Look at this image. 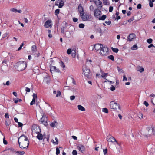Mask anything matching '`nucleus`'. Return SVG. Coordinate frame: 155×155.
Listing matches in <instances>:
<instances>
[{
	"mask_svg": "<svg viewBox=\"0 0 155 155\" xmlns=\"http://www.w3.org/2000/svg\"><path fill=\"white\" fill-rule=\"evenodd\" d=\"M106 18V15H103L101 17H99L98 19L99 20H104Z\"/></svg>",
	"mask_w": 155,
	"mask_h": 155,
	"instance_id": "29",
	"label": "nucleus"
},
{
	"mask_svg": "<svg viewBox=\"0 0 155 155\" xmlns=\"http://www.w3.org/2000/svg\"><path fill=\"white\" fill-rule=\"evenodd\" d=\"M8 150V151L9 152H11L12 153H13L14 152L13 150L12 149L9 148Z\"/></svg>",
	"mask_w": 155,
	"mask_h": 155,
	"instance_id": "59",
	"label": "nucleus"
},
{
	"mask_svg": "<svg viewBox=\"0 0 155 155\" xmlns=\"http://www.w3.org/2000/svg\"><path fill=\"white\" fill-rule=\"evenodd\" d=\"M103 46V45L101 44H96L94 45V48L96 50L98 51L99 50H101L102 48V46Z\"/></svg>",
	"mask_w": 155,
	"mask_h": 155,
	"instance_id": "19",
	"label": "nucleus"
},
{
	"mask_svg": "<svg viewBox=\"0 0 155 155\" xmlns=\"http://www.w3.org/2000/svg\"><path fill=\"white\" fill-rule=\"evenodd\" d=\"M71 31H66L65 32L63 33L65 36L67 38H70L71 36Z\"/></svg>",
	"mask_w": 155,
	"mask_h": 155,
	"instance_id": "24",
	"label": "nucleus"
},
{
	"mask_svg": "<svg viewBox=\"0 0 155 155\" xmlns=\"http://www.w3.org/2000/svg\"><path fill=\"white\" fill-rule=\"evenodd\" d=\"M113 8L112 6H110L109 8V11L110 12H112L113 10Z\"/></svg>",
	"mask_w": 155,
	"mask_h": 155,
	"instance_id": "58",
	"label": "nucleus"
},
{
	"mask_svg": "<svg viewBox=\"0 0 155 155\" xmlns=\"http://www.w3.org/2000/svg\"><path fill=\"white\" fill-rule=\"evenodd\" d=\"M107 73H104L101 76L103 78H104V77H106L107 75Z\"/></svg>",
	"mask_w": 155,
	"mask_h": 155,
	"instance_id": "64",
	"label": "nucleus"
},
{
	"mask_svg": "<svg viewBox=\"0 0 155 155\" xmlns=\"http://www.w3.org/2000/svg\"><path fill=\"white\" fill-rule=\"evenodd\" d=\"M54 71L57 72H60V71L58 68H57L55 66H52L51 67L50 71L51 72L52 71Z\"/></svg>",
	"mask_w": 155,
	"mask_h": 155,
	"instance_id": "21",
	"label": "nucleus"
},
{
	"mask_svg": "<svg viewBox=\"0 0 155 155\" xmlns=\"http://www.w3.org/2000/svg\"><path fill=\"white\" fill-rule=\"evenodd\" d=\"M10 11L12 12H17V9L15 8H11L10 9Z\"/></svg>",
	"mask_w": 155,
	"mask_h": 155,
	"instance_id": "47",
	"label": "nucleus"
},
{
	"mask_svg": "<svg viewBox=\"0 0 155 155\" xmlns=\"http://www.w3.org/2000/svg\"><path fill=\"white\" fill-rule=\"evenodd\" d=\"M111 49L115 53L118 52L119 51L118 49L117 48H112Z\"/></svg>",
	"mask_w": 155,
	"mask_h": 155,
	"instance_id": "34",
	"label": "nucleus"
},
{
	"mask_svg": "<svg viewBox=\"0 0 155 155\" xmlns=\"http://www.w3.org/2000/svg\"><path fill=\"white\" fill-rule=\"evenodd\" d=\"M60 12V10L58 9H57L56 10L55 12V15H57Z\"/></svg>",
	"mask_w": 155,
	"mask_h": 155,
	"instance_id": "40",
	"label": "nucleus"
},
{
	"mask_svg": "<svg viewBox=\"0 0 155 155\" xmlns=\"http://www.w3.org/2000/svg\"><path fill=\"white\" fill-rule=\"evenodd\" d=\"M102 111L106 113H108V110L106 108H103L102 109Z\"/></svg>",
	"mask_w": 155,
	"mask_h": 155,
	"instance_id": "33",
	"label": "nucleus"
},
{
	"mask_svg": "<svg viewBox=\"0 0 155 155\" xmlns=\"http://www.w3.org/2000/svg\"><path fill=\"white\" fill-rule=\"evenodd\" d=\"M56 155H58L60 153V150L58 148V147H57L56 148Z\"/></svg>",
	"mask_w": 155,
	"mask_h": 155,
	"instance_id": "44",
	"label": "nucleus"
},
{
	"mask_svg": "<svg viewBox=\"0 0 155 155\" xmlns=\"http://www.w3.org/2000/svg\"><path fill=\"white\" fill-rule=\"evenodd\" d=\"M138 47L136 45H134L131 48V49L132 50H135L138 49Z\"/></svg>",
	"mask_w": 155,
	"mask_h": 155,
	"instance_id": "30",
	"label": "nucleus"
},
{
	"mask_svg": "<svg viewBox=\"0 0 155 155\" xmlns=\"http://www.w3.org/2000/svg\"><path fill=\"white\" fill-rule=\"evenodd\" d=\"M31 49L32 51L35 52L36 50V46L35 45L32 46Z\"/></svg>",
	"mask_w": 155,
	"mask_h": 155,
	"instance_id": "31",
	"label": "nucleus"
},
{
	"mask_svg": "<svg viewBox=\"0 0 155 155\" xmlns=\"http://www.w3.org/2000/svg\"><path fill=\"white\" fill-rule=\"evenodd\" d=\"M107 149H105L103 150V152L104 155H105L107 153Z\"/></svg>",
	"mask_w": 155,
	"mask_h": 155,
	"instance_id": "56",
	"label": "nucleus"
},
{
	"mask_svg": "<svg viewBox=\"0 0 155 155\" xmlns=\"http://www.w3.org/2000/svg\"><path fill=\"white\" fill-rule=\"evenodd\" d=\"M153 128L147 127V130L143 132V135L146 137H150L153 134Z\"/></svg>",
	"mask_w": 155,
	"mask_h": 155,
	"instance_id": "4",
	"label": "nucleus"
},
{
	"mask_svg": "<svg viewBox=\"0 0 155 155\" xmlns=\"http://www.w3.org/2000/svg\"><path fill=\"white\" fill-rule=\"evenodd\" d=\"M63 23L64 24V25L62 26V27L61 28V31L62 33H64V30L66 29L68 25L67 24V23L65 22H63Z\"/></svg>",
	"mask_w": 155,
	"mask_h": 155,
	"instance_id": "18",
	"label": "nucleus"
},
{
	"mask_svg": "<svg viewBox=\"0 0 155 155\" xmlns=\"http://www.w3.org/2000/svg\"><path fill=\"white\" fill-rule=\"evenodd\" d=\"M55 140H56L55 142H54V140H51V142H52L55 145H57L58 144V140L57 137L55 138Z\"/></svg>",
	"mask_w": 155,
	"mask_h": 155,
	"instance_id": "27",
	"label": "nucleus"
},
{
	"mask_svg": "<svg viewBox=\"0 0 155 155\" xmlns=\"http://www.w3.org/2000/svg\"><path fill=\"white\" fill-rule=\"evenodd\" d=\"M108 51V49L105 46H102V48L100 50V54L102 56L107 55Z\"/></svg>",
	"mask_w": 155,
	"mask_h": 155,
	"instance_id": "7",
	"label": "nucleus"
},
{
	"mask_svg": "<svg viewBox=\"0 0 155 155\" xmlns=\"http://www.w3.org/2000/svg\"><path fill=\"white\" fill-rule=\"evenodd\" d=\"M144 104L146 106V107H147L149 105V104L146 101H145L144 102Z\"/></svg>",
	"mask_w": 155,
	"mask_h": 155,
	"instance_id": "62",
	"label": "nucleus"
},
{
	"mask_svg": "<svg viewBox=\"0 0 155 155\" xmlns=\"http://www.w3.org/2000/svg\"><path fill=\"white\" fill-rule=\"evenodd\" d=\"M3 143L5 144L6 145L7 144V142L6 141V140H5V137H4V138L3 139Z\"/></svg>",
	"mask_w": 155,
	"mask_h": 155,
	"instance_id": "63",
	"label": "nucleus"
},
{
	"mask_svg": "<svg viewBox=\"0 0 155 155\" xmlns=\"http://www.w3.org/2000/svg\"><path fill=\"white\" fill-rule=\"evenodd\" d=\"M108 58L109 59L111 60L112 61H114V56L112 55H110L108 57Z\"/></svg>",
	"mask_w": 155,
	"mask_h": 155,
	"instance_id": "32",
	"label": "nucleus"
},
{
	"mask_svg": "<svg viewBox=\"0 0 155 155\" xmlns=\"http://www.w3.org/2000/svg\"><path fill=\"white\" fill-rule=\"evenodd\" d=\"M110 107L111 109L116 110L117 107L120 110V106L117 103L113 101H111L110 102Z\"/></svg>",
	"mask_w": 155,
	"mask_h": 155,
	"instance_id": "6",
	"label": "nucleus"
},
{
	"mask_svg": "<svg viewBox=\"0 0 155 155\" xmlns=\"http://www.w3.org/2000/svg\"><path fill=\"white\" fill-rule=\"evenodd\" d=\"M116 143L117 145V146H116L114 148L113 150L116 153H119L120 152V149L121 148V147L120 144L118 142Z\"/></svg>",
	"mask_w": 155,
	"mask_h": 155,
	"instance_id": "8",
	"label": "nucleus"
},
{
	"mask_svg": "<svg viewBox=\"0 0 155 155\" xmlns=\"http://www.w3.org/2000/svg\"><path fill=\"white\" fill-rule=\"evenodd\" d=\"M10 84H11V83L10 82V81H8L6 82V84H5L4 83H3V85H6L7 86H9Z\"/></svg>",
	"mask_w": 155,
	"mask_h": 155,
	"instance_id": "42",
	"label": "nucleus"
},
{
	"mask_svg": "<svg viewBox=\"0 0 155 155\" xmlns=\"http://www.w3.org/2000/svg\"><path fill=\"white\" fill-rule=\"evenodd\" d=\"M33 98L34 99H37V95L35 93H33Z\"/></svg>",
	"mask_w": 155,
	"mask_h": 155,
	"instance_id": "49",
	"label": "nucleus"
},
{
	"mask_svg": "<svg viewBox=\"0 0 155 155\" xmlns=\"http://www.w3.org/2000/svg\"><path fill=\"white\" fill-rule=\"evenodd\" d=\"M107 140L108 142H111L112 143H114V142H115L116 143L118 142H117L115 138L111 135L108 136L107 137Z\"/></svg>",
	"mask_w": 155,
	"mask_h": 155,
	"instance_id": "10",
	"label": "nucleus"
},
{
	"mask_svg": "<svg viewBox=\"0 0 155 155\" xmlns=\"http://www.w3.org/2000/svg\"><path fill=\"white\" fill-rule=\"evenodd\" d=\"M153 41V40L151 38H149L147 40V42L149 43H151Z\"/></svg>",
	"mask_w": 155,
	"mask_h": 155,
	"instance_id": "39",
	"label": "nucleus"
},
{
	"mask_svg": "<svg viewBox=\"0 0 155 155\" xmlns=\"http://www.w3.org/2000/svg\"><path fill=\"white\" fill-rule=\"evenodd\" d=\"M84 27V25L83 24L81 23L79 24V27L80 28H83Z\"/></svg>",
	"mask_w": 155,
	"mask_h": 155,
	"instance_id": "41",
	"label": "nucleus"
},
{
	"mask_svg": "<svg viewBox=\"0 0 155 155\" xmlns=\"http://www.w3.org/2000/svg\"><path fill=\"white\" fill-rule=\"evenodd\" d=\"M58 1L59 2L58 7L59 8H61L64 6V2L62 0H58Z\"/></svg>",
	"mask_w": 155,
	"mask_h": 155,
	"instance_id": "25",
	"label": "nucleus"
},
{
	"mask_svg": "<svg viewBox=\"0 0 155 155\" xmlns=\"http://www.w3.org/2000/svg\"><path fill=\"white\" fill-rule=\"evenodd\" d=\"M105 23L108 25H110L111 24L110 21H106Z\"/></svg>",
	"mask_w": 155,
	"mask_h": 155,
	"instance_id": "60",
	"label": "nucleus"
},
{
	"mask_svg": "<svg viewBox=\"0 0 155 155\" xmlns=\"http://www.w3.org/2000/svg\"><path fill=\"white\" fill-rule=\"evenodd\" d=\"M58 124V123L56 121H54L50 124V125L52 127H56Z\"/></svg>",
	"mask_w": 155,
	"mask_h": 155,
	"instance_id": "22",
	"label": "nucleus"
},
{
	"mask_svg": "<svg viewBox=\"0 0 155 155\" xmlns=\"http://www.w3.org/2000/svg\"><path fill=\"white\" fill-rule=\"evenodd\" d=\"M14 101L15 103H17L18 101H21L22 100L21 99L18 98L17 99H14Z\"/></svg>",
	"mask_w": 155,
	"mask_h": 155,
	"instance_id": "36",
	"label": "nucleus"
},
{
	"mask_svg": "<svg viewBox=\"0 0 155 155\" xmlns=\"http://www.w3.org/2000/svg\"><path fill=\"white\" fill-rule=\"evenodd\" d=\"M31 130L33 134H38L41 132L40 127L36 124H33Z\"/></svg>",
	"mask_w": 155,
	"mask_h": 155,
	"instance_id": "5",
	"label": "nucleus"
},
{
	"mask_svg": "<svg viewBox=\"0 0 155 155\" xmlns=\"http://www.w3.org/2000/svg\"><path fill=\"white\" fill-rule=\"evenodd\" d=\"M137 70L138 71H140V72L142 73L144 71V69L143 68L139 67L137 68Z\"/></svg>",
	"mask_w": 155,
	"mask_h": 155,
	"instance_id": "28",
	"label": "nucleus"
},
{
	"mask_svg": "<svg viewBox=\"0 0 155 155\" xmlns=\"http://www.w3.org/2000/svg\"><path fill=\"white\" fill-rule=\"evenodd\" d=\"M35 99L33 98L32 101L30 103L31 105H32L34 104L35 102Z\"/></svg>",
	"mask_w": 155,
	"mask_h": 155,
	"instance_id": "46",
	"label": "nucleus"
},
{
	"mask_svg": "<svg viewBox=\"0 0 155 155\" xmlns=\"http://www.w3.org/2000/svg\"><path fill=\"white\" fill-rule=\"evenodd\" d=\"M78 149L82 153L84 152L85 150V147L81 144H79L77 147Z\"/></svg>",
	"mask_w": 155,
	"mask_h": 155,
	"instance_id": "16",
	"label": "nucleus"
},
{
	"mask_svg": "<svg viewBox=\"0 0 155 155\" xmlns=\"http://www.w3.org/2000/svg\"><path fill=\"white\" fill-rule=\"evenodd\" d=\"M25 90L27 92H29L30 91V89L28 87H26L25 88Z\"/></svg>",
	"mask_w": 155,
	"mask_h": 155,
	"instance_id": "57",
	"label": "nucleus"
},
{
	"mask_svg": "<svg viewBox=\"0 0 155 155\" xmlns=\"http://www.w3.org/2000/svg\"><path fill=\"white\" fill-rule=\"evenodd\" d=\"M78 10L79 12L80 15H82L83 13H84V9L81 4H80L78 7Z\"/></svg>",
	"mask_w": 155,
	"mask_h": 155,
	"instance_id": "17",
	"label": "nucleus"
},
{
	"mask_svg": "<svg viewBox=\"0 0 155 155\" xmlns=\"http://www.w3.org/2000/svg\"><path fill=\"white\" fill-rule=\"evenodd\" d=\"M78 109L81 111H85V108L82 106L80 105H78Z\"/></svg>",
	"mask_w": 155,
	"mask_h": 155,
	"instance_id": "26",
	"label": "nucleus"
},
{
	"mask_svg": "<svg viewBox=\"0 0 155 155\" xmlns=\"http://www.w3.org/2000/svg\"><path fill=\"white\" fill-rule=\"evenodd\" d=\"M45 27L46 28H51L52 26V23L51 21L48 20L45 23Z\"/></svg>",
	"mask_w": 155,
	"mask_h": 155,
	"instance_id": "13",
	"label": "nucleus"
},
{
	"mask_svg": "<svg viewBox=\"0 0 155 155\" xmlns=\"http://www.w3.org/2000/svg\"><path fill=\"white\" fill-rule=\"evenodd\" d=\"M101 13V12L98 9H95L94 12V16L98 18L100 17Z\"/></svg>",
	"mask_w": 155,
	"mask_h": 155,
	"instance_id": "11",
	"label": "nucleus"
},
{
	"mask_svg": "<svg viewBox=\"0 0 155 155\" xmlns=\"http://www.w3.org/2000/svg\"><path fill=\"white\" fill-rule=\"evenodd\" d=\"M16 153H19L20 155H22L25 154V152L24 151H17Z\"/></svg>",
	"mask_w": 155,
	"mask_h": 155,
	"instance_id": "43",
	"label": "nucleus"
},
{
	"mask_svg": "<svg viewBox=\"0 0 155 155\" xmlns=\"http://www.w3.org/2000/svg\"><path fill=\"white\" fill-rule=\"evenodd\" d=\"M38 134L37 136V138L38 140H42L45 138V136L43 135H42L40 133H39L38 134Z\"/></svg>",
	"mask_w": 155,
	"mask_h": 155,
	"instance_id": "20",
	"label": "nucleus"
},
{
	"mask_svg": "<svg viewBox=\"0 0 155 155\" xmlns=\"http://www.w3.org/2000/svg\"><path fill=\"white\" fill-rule=\"evenodd\" d=\"M18 126L19 127H21L22 126L23 124L22 123L18 122Z\"/></svg>",
	"mask_w": 155,
	"mask_h": 155,
	"instance_id": "61",
	"label": "nucleus"
},
{
	"mask_svg": "<svg viewBox=\"0 0 155 155\" xmlns=\"http://www.w3.org/2000/svg\"><path fill=\"white\" fill-rule=\"evenodd\" d=\"M136 38V35L135 34L132 33L129 35L127 38V40L130 41H132Z\"/></svg>",
	"mask_w": 155,
	"mask_h": 155,
	"instance_id": "15",
	"label": "nucleus"
},
{
	"mask_svg": "<svg viewBox=\"0 0 155 155\" xmlns=\"http://www.w3.org/2000/svg\"><path fill=\"white\" fill-rule=\"evenodd\" d=\"M51 78L48 76L44 78V81L46 84H48L50 83Z\"/></svg>",
	"mask_w": 155,
	"mask_h": 155,
	"instance_id": "23",
	"label": "nucleus"
},
{
	"mask_svg": "<svg viewBox=\"0 0 155 155\" xmlns=\"http://www.w3.org/2000/svg\"><path fill=\"white\" fill-rule=\"evenodd\" d=\"M67 52L68 54H70L71 53V56L73 58H75L76 57V52L75 50L74 49L71 50V49H68L67 50Z\"/></svg>",
	"mask_w": 155,
	"mask_h": 155,
	"instance_id": "9",
	"label": "nucleus"
},
{
	"mask_svg": "<svg viewBox=\"0 0 155 155\" xmlns=\"http://www.w3.org/2000/svg\"><path fill=\"white\" fill-rule=\"evenodd\" d=\"M73 21L74 22H77L78 21V19L75 17L73 18Z\"/></svg>",
	"mask_w": 155,
	"mask_h": 155,
	"instance_id": "54",
	"label": "nucleus"
},
{
	"mask_svg": "<svg viewBox=\"0 0 155 155\" xmlns=\"http://www.w3.org/2000/svg\"><path fill=\"white\" fill-rule=\"evenodd\" d=\"M72 153L73 155H77V152L76 150H74L72 151Z\"/></svg>",
	"mask_w": 155,
	"mask_h": 155,
	"instance_id": "48",
	"label": "nucleus"
},
{
	"mask_svg": "<svg viewBox=\"0 0 155 155\" xmlns=\"http://www.w3.org/2000/svg\"><path fill=\"white\" fill-rule=\"evenodd\" d=\"M83 73L85 76L88 78L91 77V74L90 71L86 65H84L82 67Z\"/></svg>",
	"mask_w": 155,
	"mask_h": 155,
	"instance_id": "3",
	"label": "nucleus"
},
{
	"mask_svg": "<svg viewBox=\"0 0 155 155\" xmlns=\"http://www.w3.org/2000/svg\"><path fill=\"white\" fill-rule=\"evenodd\" d=\"M10 124V121L9 120H8L5 121V124L7 126H8Z\"/></svg>",
	"mask_w": 155,
	"mask_h": 155,
	"instance_id": "37",
	"label": "nucleus"
},
{
	"mask_svg": "<svg viewBox=\"0 0 155 155\" xmlns=\"http://www.w3.org/2000/svg\"><path fill=\"white\" fill-rule=\"evenodd\" d=\"M18 143L19 147L21 148H27L29 143L27 137L24 135L20 136L18 139Z\"/></svg>",
	"mask_w": 155,
	"mask_h": 155,
	"instance_id": "1",
	"label": "nucleus"
},
{
	"mask_svg": "<svg viewBox=\"0 0 155 155\" xmlns=\"http://www.w3.org/2000/svg\"><path fill=\"white\" fill-rule=\"evenodd\" d=\"M61 95V93L60 91H57V94L56 95V97H57L60 96Z\"/></svg>",
	"mask_w": 155,
	"mask_h": 155,
	"instance_id": "38",
	"label": "nucleus"
},
{
	"mask_svg": "<svg viewBox=\"0 0 155 155\" xmlns=\"http://www.w3.org/2000/svg\"><path fill=\"white\" fill-rule=\"evenodd\" d=\"M141 8V5L140 4H138L137 6V8L138 9H140Z\"/></svg>",
	"mask_w": 155,
	"mask_h": 155,
	"instance_id": "53",
	"label": "nucleus"
},
{
	"mask_svg": "<svg viewBox=\"0 0 155 155\" xmlns=\"http://www.w3.org/2000/svg\"><path fill=\"white\" fill-rule=\"evenodd\" d=\"M103 3L104 5H107L108 4V2L107 1V0H103Z\"/></svg>",
	"mask_w": 155,
	"mask_h": 155,
	"instance_id": "45",
	"label": "nucleus"
},
{
	"mask_svg": "<svg viewBox=\"0 0 155 155\" xmlns=\"http://www.w3.org/2000/svg\"><path fill=\"white\" fill-rule=\"evenodd\" d=\"M115 89V87L113 85H111L110 87V90L112 91H114Z\"/></svg>",
	"mask_w": 155,
	"mask_h": 155,
	"instance_id": "51",
	"label": "nucleus"
},
{
	"mask_svg": "<svg viewBox=\"0 0 155 155\" xmlns=\"http://www.w3.org/2000/svg\"><path fill=\"white\" fill-rule=\"evenodd\" d=\"M42 116V118L41 119V121L45 125L47 124V118L45 116V114L44 113H43L41 115Z\"/></svg>",
	"mask_w": 155,
	"mask_h": 155,
	"instance_id": "12",
	"label": "nucleus"
},
{
	"mask_svg": "<svg viewBox=\"0 0 155 155\" xmlns=\"http://www.w3.org/2000/svg\"><path fill=\"white\" fill-rule=\"evenodd\" d=\"M149 6L151 7H152L153 6V2H151L150 0H149Z\"/></svg>",
	"mask_w": 155,
	"mask_h": 155,
	"instance_id": "50",
	"label": "nucleus"
},
{
	"mask_svg": "<svg viewBox=\"0 0 155 155\" xmlns=\"http://www.w3.org/2000/svg\"><path fill=\"white\" fill-rule=\"evenodd\" d=\"M82 19L84 21H86L88 20L89 19V16L88 15L85 14L84 15V13L81 15H80Z\"/></svg>",
	"mask_w": 155,
	"mask_h": 155,
	"instance_id": "14",
	"label": "nucleus"
},
{
	"mask_svg": "<svg viewBox=\"0 0 155 155\" xmlns=\"http://www.w3.org/2000/svg\"><path fill=\"white\" fill-rule=\"evenodd\" d=\"M75 97L74 96H71L70 97V99L71 100H73L75 99Z\"/></svg>",
	"mask_w": 155,
	"mask_h": 155,
	"instance_id": "55",
	"label": "nucleus"
},
{
	"mask_svg": "<svg viewBox=\"0 0 155 155\" xmlns=\"http://www.w3.org/2000/svg\"><path fill=\"white\" fill-rule=\"evenodd\" d=\"M15 67V68L18 71H22L26 67V63L25 61H20L16 63Z\"/></svg>",
	"mask_w": 155,
	"mask_h": 155,
	"instance_id": "2",
	"label": "nucleus"
},
{
	"mask_svg": "<svg viewBox=\"0 0 155 155\" xmlns=\"http://www.w3.org/2000/svg\"><path fill=\"white\" fill-rule=\"evenodd\" d=\"M89 9L91 11H93L94 9L93 6L92 5H91L90 6Z\"/></svg>",
	"mask_w": 155,
	"mask_h": 155,
	"instance_id": "52",
	"label": "nucleus"
},
{
	"mask_svg": "<svg viewBox=\"0 0 155 155\" xmlns=\"http://www.w3.org/2000/svg\"><path fill=\"white\" fill-rule=\"evenodd\" d=\"M138 116L139 117L140 119H143V114L141 113H139L138 114Z\"/></svg>",
	"mask_w": 155,
	"mask_h": 155,
	"instance_id": "35",
	"label": "nucleus"
}]
</instances>
